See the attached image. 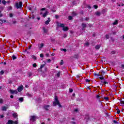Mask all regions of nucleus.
Returning <instances> with one entry per match:
<instances>
[{"mask_svg": "<svg viewBox=\"0 0 124 124\" xmlns=\"http://www.w3.org/2000/svg\"><path fill=\"white\" fill-rule=\"evenodd\" d=\"M58 106L59 108H62V106L61 105V103L59 100V98H58V96H55L54 98V101L53 102V106Z\"/></svg>", "mask_w": 124, "mask_h": 124, "instance_id": "obj_1", "label": "nucleus"}, {"mask_svg": "<svg viewBox=\"0 0 124 124\" xmlns=\"http://www.w3.org/2000/svg\"><path fill=\"white\" fill-rule=\"evenodd\" d=\"M16 6L17 9H19V8H21L22 6H23V2L22 1H20L18 3H16Z\"/></svg>", "mask_w": 124, "mask_h": 124, "instance_id": "obj_2", "label": "nucleus"}, {"mask_svg": "<svg viewBox=\"0 0 124 124\" xmlns=\"http://www.w3.org/2000/svg\"><path fill=\"white\" fill-rule=\"evenodd\" d=\"M9 93H11V94H18V91H17V90H11L10 89L9 90Z\"/></svg>", "mask_w": 124, "mask_h": 124, "instance_id": "obj_3", "label": "nucleus"}, {"mask_svg": "<svg viewBox=\"0 0 124 124\" xmlns=\"http://www.w3.org/2000/svg\"><path fill=\"white\" fill-rule=\"evenodd\" d=\"M30 121L31 122H35L36 121V116L35 115H32L30 116Z\"/></svg>", "mask_w": 124, "mask_h": 124, "instance_id": "obj_4", "label": "nucleus"}, {"mask_svg": "<svg viewBox=\"0 0 124 124\" xmlns=\"http://www.w3.org/2000/svg\"><path fill=\"white\" fill-rule=\"evenodd\" d=\"M23 90H24V87L23 86V85H20L17 88V91L18 93H21Z\"/></svg>", "mask_w": 124, "mask_h": 124, "instance_id": "obj_5", "label": "nucleus"}, {"mask_svg": "<svg viewBox=\"0 0 124 124\" xmlns=\"http://www.w3.org/2000/svg\"><path fill=\"white\" fill-rule=\"evenodd\" d=\"M81 26L82 27V31H85L86 28H87V24H86L85 23H82L81 24Z\"/></svg>", "mask_w": 124, "mask_h": 124, "instance_id": "obj_6", "label": "nucleus"}, {"mask_svg": "<svg viewBox=\"0 0 124 124\" xmlns=\"http://www.w3.org/2000/svg\"><path fill=\"white\" fill-rule=\"evenodd\" d=\"M49 107H50V105H46L44 107V108L46 111H49Z\"/></svg>", "mask_w": 124, "mask_h": 124, "instance_id": "obj_7", "label": "nucleus"}, {"mask_svg": "<svg viewBox=\"0 0 124 124\" xmlns=\"http://www.w3.org/2000/svg\"><path fill=\"white\" fill-rule=\"evenodd\" d=\"M100 73L102 75V76H103L105 75V74H106V73H107V71H104V70H101L100 71Z\"/></svg>", "mask_w": 124, "mask_h": 124, "instance_id": "obj_8", "label": "nucleus"}, {"mask_svg": "<svg viewBox=\"0 0 124 124\" xmlns=\"http://www.w3.org/2000/svg\"><path fill=\"white\" fill-rule=\"evenodd\" d=\"M42 29L44 33H47L48 32V29H46L45 27H43Z\"/></svg>", "mask_w": 124, "mask_h": 124, "instance_id": "obj_9", "label": "nucleus"}, {"mask_svg": "<svg viewBox=\"0 0 124 124\" xmlns=\"http://www.w3.org/2000/svg\"><path fill=\"white\" fill-rule=\"evenodd\" d=\"M48 20L45 22L46 25H49L50 21H51V18L50 17L47 18Z\"/></svg>", "mask_w": 124, "mask_h": 124, "instance_id": "obj_10", "label": "nucleus"}, {"mask_svg": "<svg viewBox=\"0 0 124 124\" xmlns=\"http://www.w3.org/2000/svg\"><path fill=\"white\" fill-rule=\"evenodd\" d=\"M101 46L100 45H97L95 46V49L96 50H99L100 49Z\"/></svg>", "mask_w": 124, "mask_h": 124, "instance_id": "obj_11", "label": "nucleus"}, {"mask_svg": "<svg viewBox=\"0 0 124 124\" xmlns=\"http://www.w3.org/2000/svg\"><path fill=\"white\" fill-rule=\"evenodd\" d=\"M47 15H48V11H46L45 13L43 15V17H44V18H45V17H46Z\"/></svg>", "mask_w": 124, "mask_h": 124, "instance_id": "obj_12", "label": "nucleus"}, {"mask_svg": "<svg viewBox=\"0 0 124 124\" xmlns=\"http://www.w3.org/2000/svg\"><path fill=\"white\" fill-rule=\"evenodd\" d=\"M119 23V20H115V21L112 23V25H113V26H115V25H118Z\"/></svg>", "mask_w": 124, "mask_h": 124, "instance_id": "obj_13", "label": "nucleus"}, {"mask_svg": "<svg viewBox=\"0 0 124 124\" xmlns=\"http://www.w3.org/2000/svg\"><path fill=\"white\" fill-rule=\"evenodd\" d=\"M6 124H13V120H9Z\"/></svg>", "mask_w": 124, "mask_h": 124, "instance_id": "obj_14", "label": "nucleus"}, {"mask_svg": "<svg viewBox=\"0 0 124 124\" xmlns=\"http://www.w3.org/2000/svg\"><path fill=\"white\" fill-rule=\"evenodd\" d=\"M63 31H68V30H69V29H68V27H63Z\"/></svg>", "mask_w": 124, "mask_h": 124, "instance_id": "obj_15", "label": "nucleus"}, {"mask_svg": "<svg viewBox=\"0 0 124 124\" xmlns=\"http://www.w3.org/2000/svg\"><path fill=\"white\" fill-rule=\"evenodd\" d=\"M44 46V44L41 43L40 46L39 47V49L40 50V49H42Z\"/></svg>", "mask_w": 124, "mask_h": 124, "instance_id": "obj_16", "label": "nucleus"}, {"mask_svg": "<svg viewBox=\"0 0 124 124\" xmlns=\"http://www.w3.org/2000/svg\"><path fill=\"white\" fill-rule=\"evenodd\" d=\"M18 116V115H17V113H14L13 114V117L15 118L16 119V118H17V116Z\"/></svg>", "mask_w": 124, "mask_h": 124, "instance_id": "obj_17", "label": "nucleus"}, {"mask_svg": "<svg viewBox=\"0 0 124 124\" xmlns=\"http://www.w3.org/2000/svg\"><path fill=\"white\" fill-rule=\"evenodd\" d=\"M20 102H24V98L23 97H20L18 99Z\"/></svg>", "mask_w": 124, "mask_h": 124, "instance_id": "obj_18", "label": "nucleus"}, {"mask_svg": "<svg viewBox=\"0 0 124 124\" xmlns=\"http://www.w3.org/2000/svg\"><path fill=\"white\" fill-rule=\"evenodd\" d=\"M72 16H73V17H75V16H77L78 14L76 13V12L73 11L72 13Z\"/></svg>", "mask_w": 124, "mask_h": 124, "instance_id": "obj_19", "label": "nucleus"}, {"mask_svg": "<svg viewBox=\"0 0 124 124\" xmlns=\"http://www.w3.org/2000/svg\"><path fill=\"white\" fill-rule=\"evenodd\" d=\"M61 72H61V71H59L58 72V73L57 74V77L58 78H60V76H61Z\"/></svg>", "mask_w": 124, "mask_h": 124, "instance_id": "obj_20", "label": "nucleus"}, {"mask_svg": "<svg viewBox=\"0 0 124 124\" xmlns=\"http://www.w3.org/2000/svg\"><path fill=\"white\" fill-rule=\"evenodd\" d=\"M0 21L1 22H0V24H2V23H6V20L4 19H0Z\"/></svg>", "mask_w": 124, "mask_h": 124, "instance_id": "obj_21", "label": "nucleus"}, {"mask_svg": "<svg viewBox=\"0 0 124 124\" xmlns=\"http://www.w3.org/2000/svg\"><path fill=\"white\" fill-rule=\"evenodd\" d=\"M7 108H6V107L3 106L2 107V111H6V109Z\"/></svg>", "mask_w": 124, "mask_h": 124, "instance_id": "obj_22", "label": "nucleus"}, {"mask_svg": "<svg viewBox=\"0 0 124 124\" xmlns=\"http://www.w3.org/2000/svg\"><path fill=\"white\" fill-rule=\"evenodd\" d=\"M100 12H98V11H97L96 13H95V15H96V16H100Z\"/></svg>", "mask_w": 124, "mask_h": 124, "instance_id": "obj_23", "label": "nucleus"}, {"mask_svg": "<svg viewBox=\"0 0 124 124\" xmlns=\"http://www.w3.org/2000/svg\"><path fill=\"white\" fill-rule=\"evenodd\" d=\"M45 66V64H41L40 66V68H39V69H42V68H43V67H44Z\"/></svg>", "mask_w": 124, "mask_h": 124, "instance_id": "obj_24", "label": "nucleus"}, {"mask_svg": "<svg viewBox=\"0 0 124 124\" xmlns=\"http://www.w3.org/2000/svg\"><path fill=\"white\" fill-rule=\"evenodd\" d=\"M68 20H70V21H71V20L73 19V17H72V16H68Z\"/></svg>", "mask_w": 124, "mask_h": 124, "instance_id": "obj_25", "label": "nucleus"}, {"mask_svg": "<svg viewBox=\"0 0 124 124\" xmlns=\"http://www.w3.org/2000/svg\"><path fill=\"white\" fill-rule=\"evenodd\" d=\"M28 75L29 76V77H31V76L32 75V73H31V72H29L28 73Z\"/></svg>", "mask_w": 124, "mask_h": 124, "instance_id": "obj_26", "label": "nucleus"}, {"mask_svg": "<svg viewBox=\"0 0 124 124\" xmlns=\"http://www.w3.org/2000/svg\"><path fill=\"white\" fill-rule=\"evenodd\" d=\"M60 27L61 28H64V24L63 23H60Z\"/></svg>", "mask_w": 124, "mask_h": 124, "instance_id": "obj_27", "label": "nucleus"}, {"mask_svg": "<svg viewBox=\"0 0 124 124\" xmlns=\"http://www.w3.org/2000/svg\"><path fill=\"white\" fill-rule=\"evenodd\" d=\"M12 59H13V60H16V59H17V57H16V56H15V55H13V56H12Z\"/></svg>", "mask_w": 124, "mask_h": 124, "instance_id": "obj_28", "label": "nucleus"}, {"mask_svg": "<svg viewBox=\"0 0 124 124\" xmlns=\"http://www.w3.org/2000/svg\"><path fill=\"white\" fill-rule=\"evenodd\" d=\"M115 54H116V51L113 50V51H112L111 52V55H115Z\"/></svg>", "mask_w": 124, "mask_h": 124, "instance_id": "obj_29", "label": "nucleus"}, {"mask_svg": "<svg viewBox=\"0 0 124 124\" xmlns=\"http://www.w3.org/2000/svg\"><path fill=\"white\" fill-rule=\"evenodd\" d=\"M99 79H100V80H104V77L102 76V77H99Z\"/></svg>", "mask_w": 124, "mask_h": 124, "instance_id": "obj_30", "label": "nucleus"}, {"mask_svg": "<svg viewBox=\"0 0 124 124\" xmlns=\"http://www.w3.org/2000/svg\"><path fill=\"white\" fill-rule=\"evenodd\" d=\"M104 81H103V84H104L105 85H106V84H108V82H107V81H106V79H104Z\"/></svg>", "mask_w": 124, "mask_h": 124, "instance_id": "obj_31", "label": "nucleus"}, {"mask_svg": "<svg viewBox=\"0 0 124 124\" xmlns=\"http://www.w3.org/2000/svg\"><path fill=\"white\" fill-rule=\"evenodd\" d=\"M85 82H86V83H90V82H91V80H90L89 79H86Z\"/></svg>", "mask_w": 124, "mask_h": 124, "instance_id": "obj_32", "label": "nucleus"}, {"mask_svg": "<svg viewBox=\"0 0 124 124\" xmlns=\"http://www.w3.org/2000/svg\"><path fill=\"white\" fill-rule=\"evenodd\" d=\"M4 73V72L3 70H1L0 72V75H3Z\"/></svg>", "mask_w": 124, "mask_h": 124, "instance_id": "obj_33", "label": "nucleus"}, {"mask_svg": "<svg viewBox=\"0 0 124 124\" xmlns=\"http://www.w3.org/2000/svg\"><path fill=\"white\" fill-rule=\"evenodd\" d=\"M93 7L95 9H97V8H98V6L96 5H93Z\"/></svg>", "mask_w": 124, "mask_h": 124, "instance_id": "obj_34", "label": "nucleus"}, {"mask_svg": "<svg viewBox=\"0 0 124 124\" xmlns=\"http://www.w3.org/2000/svg\"><path fill=\"white\" fill-rule=\"evenodd\" d=\"M120 103L121 104H124V101L123 99H120Z\"/></svg>", "mask_w": 124, "mask_h": 124, "instance_id": "obj_35", "label": "nucleus"}, {"mask_svg": "<svg viewBox=\"0 0 124 124\" xmlns=\"http://www.w3.org/2000/svg\"><path fill=\"white\" fill-rule=\"evenodd\" d=\"M74 58L75 59H78V55L75 54V55L74 56Z\"/></svg>", "mask_w": 124, "mask_h": 124, "instance_id": "obj_36", "label": "nucleus"}, {"mask_svg": "<svg viewBox=\"0 0 124 124\" xmlns=\"http://www.w3.org/2000/svg\"><path fill=\"white\" fill-rule=\"evenodd\" d=\"M104 98L105 99V100H106V101L109 100V97H105Z\"/></svg>", "mask_w": 124, "mask_h": 124, "instance_id": "obj_37", "label": "nucleus"}, {"mask_svg": "<svg viewBox=\"0 0 124 124\" xmlns=\"http://www.w3.org/2000/svg\"><path fill=\"white\" fill-rule=\"evenodd\" d=\"M31 58H33L34 60H36V57L34 55H32Z\"/></svg>", "mask_w": 124, "mask_h": 124, "instance_id": "obj_38", "label": "nucleus"}, {"mask_svg": "<svg viewBox=\"0 0 124 124\" xmlns=\"http://www.w3.org/2000/svg\"><path fill=\"white\" fill-rule=\"evenodd\" d=\"M109 35L108 34L106 35V39H109Z\"/></svg>", "mask_w": 124, "mask_h": 124, "instance_id": "obj_39", "label": "nucleus"}, {"mask_svg": "<svg viewBox=\"0 0 124 124\" xmlns=\"http://www.w3.org/2000/svg\"><path fill=\"white\" fill-rule=\"evenodd\" d=\"M61 51H63V52H66V51H67L66 49H65V48H63V49L61 48Z\"/></svg>", "mask_w": 124, "mask_h": 124, "instance_id": "obj_40", "label": "nucleus"}, {"mask_svg": "<svg viewBox=\"0 0 124 124\" xmlns=\"http://www.w3.org/2000/svg\"><path fill=\"white\" fill-rule=\"evenodd\" d=\"M62 64H63V60H62L61 61L60 65H62Z\"/></svg>", "mask_w": 124, "mask_h": 124, "instance_id": "obj_41", "label": "nucleus"}, {"mask_svg": "<svg viewBox=\"0 0 124 124\" xmlns=\"http://www.w3.org/2000/svg\"><path fill=\"white\" fill-rule=\"evenodd\" d=\"M2 3H3V4H6V1H5V0H3L2 1Z\"/></svg>", "mask_w": 124, "mask_h": 124, "instance_id": "obj_42", "label": "nucleus"}, {"mask_svg": "<svg viewBox=\"0 0 124 124\" xmlns=\"http://www.w3.org/2000/svg\"><path fill=\"white\" fill-rule=\"evenodd\" d=\"M0 103H3V100L0 98Z\"/></svg>", "mask_w": 124, "mask_h": 124, "instance_id": "obj_43", "label": "nucleus"}, {"mask_svg": "<svg viewBox=\"0 0 124 124\" xmlns=\"http://www.w3.org/2000/svg\"><path fill=\"white\" fill-rule=\"evenodd\" d=\"M113 123H114V124H118V121L114 120H113Z\"/></svg>", "mask_w": 124, "mask_h": 124, "instance_id": "obj_44", "label": "nucleus"}, {"mask_svg": "<svg viewBox=\"0 0 124 124\" xmlns=\"http://www.w3.org/2000/svg\"><path fill=\"white\" fill-rule=\"evenodd\" d=\"M121 113V110L117 109V114H120Z\"/></svg>", "mask_w": 124, "mask_h": 124, "instance_id": "obj_45", "label": "nucleus"}, {"mask_svg": "<svg viewBox=\"0 0 124 124\" xmlns=\"http://www.w3.org/2000/svg\"><path fill=\"white\" fill-rule=\"evenodd\" d=\"M40 58H44V55H43V54L41 53L40 54Z\"/></svg>", "mask_w": 124, "mask_h": 124, "instance_id": "obj_46", "label": "nucleus"}, {"mask_svg": "<svg viewBox=\"0 0 124 124\" xmlns=\"http://www.w3.org/2000/svg\"><path fill=\"white\" fill-rule=\"evenodd\" d=\"M36 66H37L36 63H34L33 64V67H36Z\"/></svg>", "mask_w": 124, "mask_h": 124, "instance_id": "obj_47", "label": "nucleus"}, {"mask_svg": "<svg viewBox=\"0 0 124 124\" xmlns=\"http://www.w3.org/2000/svg\"><path fill=\"white\" fill-rule=\"evenodd\" d=\"M41 10L42 11H44V10H46V8H42Z\"/></svg>", "mask_w": 124, "mask_h": 124, "instance_id": "obj_48", "label": "nucleus"}, {"mask_svg": "<svg viewBox=\"0 0 124 124\" xmlns=\"http://www.w3.org/2000/svg\"><path fill=\"white\" fill-rule=\"evenodd\" d=\"M72 92H73V89H69V93H72Z\"/></svg>", "mask_w": 124, "mask_h": 124, "instance_id": "obj_49", "label": "nucleus"}, {"mask_svg": "<svg viewBox=\"0 0 124 124\" xmlns=\"http://www.w3.org/2000/svg\"><path fill=\"white\" fill-rule=\"evenodd\" d=\"M94 75H95V76H97L98 77H99V76H101V75L98 74H95Z\"/></svg>", "mask_w": 124, "mask_h": 124, "instance_id": "obj_50", "label": "nucleus"}, {"mask_svg": "<svg viewBox=\"0 0 124 124\" xmlns=\"http://www.w3.org/2000/svg\"><path fill=\"white\" fill-rule=\"evenodd\" d=\"M13 124H18V122H17V121H13Z\"/></svg>", "mask_w": 124, "mask_h": 124, "instance_id": "obj_51", "label": "nucleus"}, {"mask_svg": "<svg viewBox=\"0 0 124 124\" xmlns=\"http://www.w3.org/2000/svg\"><path fill=\"white\" fill-rule=\"evenodd\" d=\"M4 116H3V115H0V118L2 119V118H4Z\"/></svg>", "mask_w": 124, "mask_h": 124, "instance_id": "obj_52", "label": "nucleus"}, {"mask_svg": "<svg viewBox=\"0 0 124 124\" xmlns=\"http://www.w3.org/2000/svg\"><path fill=\"white\" fill-rule=\"evenodd\" d=\"M121 67H122V68L123 69H124V64H122L121 65Z\"/></svg>", "mask_w": 124, "mask_h": 124, "instance_id": "obj_53", "label": "nucleus"}, {"mask_svg": "<svg viewBox=\"0 0 124 124\" xmlns=\"http://www.w3.org/2000/svg\"><path fill=\"white\" fill-rule=\"evenodd\" d=\"M85 45H87V46H89L90 45V43L89 42H87L85 43Z\"/></svg>", "mask_w": 124, "mask_h": 124, "instance_id": "obj_54", "label": "nucleus"}, {"mask_svg": "<svg viewBox=\"0 0 124 124\" xmlns=\"http://www.w3.org/2000/svg\"><path fill=\"white\" fill-rule=\"evenodd\" d=\"M71 124H76V122H74V121H72V122H71Z\"/></svg>", "mask_w": 124, "mask_h": 124, "instance_id": "obj_55", "label": "nucleus"}, {"mask_svg": "<svg viewBox=\"0 0 124 124\" xmlns=\"http://www.w3.org/2000/svg\"><path fill=\"white\" fill-rule=\"evenodd\" d=\"M27 96H31V94H30V93H28L27 94Z\"/></svg>", "mask_w": 124, "mask_h": 124, "instance_id": "obj_56", "label": "nucleus"}, {"mask_svg": "<svg viewBox=\"0 0 124 124\" xmlns=\"http://www.w3.org/2000/svg\"><path fill=\"white\" fill-rule=\"evenodd\" d=\"M55 18H56V19H59V16L55 15Z\"/></svg>", "mask_w": 124, "mask_h": 124, "instance_id": "obj_57", "label": "nucleus"}, {"mask_svg": "<svg viewBox=\"0 0 124 124\" xmlns=\"http://www.w3.org/2000/svg\"><path fill=\"white\" fill-rule=\"evenodd\" d=\"M89 17H86V18H85V21H89Z\"/></svg>", "mask_w": 124, "mask_h": 124, "instance_id": "obj_58", "label": "nucleus"}, {"mask_svg": "<svg viewBox=\"0 0 124 124\" xmlns=\"http://www.w3.org/2000/svg\"><path fill=\"white\" fill-rule=\"evenodd\" d=\"M96 97V98H100V96H99V95H97Z\"/></svg>", "mask_w": 124, "mask_h": 124, "instance_id": "obj_59", "label": "nucleus"}, {"mask_svg": "<svg viewBox=\"0 0 124 124\" xmlns=\"http://www.w3.org/2000/svg\"><path fill=\"white\" fill-rule=\"evenodd\" d=\"M17 23V21L16 20H15L13 22V24H16Z\"/></svg>", "mask_w": 124, "mask_h": 124, "instance_id": "obj_60", "label": "nucleus"}, {"mask_svg": "<svg viewBox=\"0 0 124 124\" xmlns=\"http://www.w3.org/2000/svg\"><path fill=\"white\" fill-rule=\"evenodd\" d=\"M28 9L29 10H31V7H28Z\"/></svg>", "mask_w": 124, "mask_h": 124, "instance_id": "obj_61", "label": "nucleus"}, {"mask_svg": "<svg viewBox=\"0 0 124 124\" xmlns=\"http://www.w3.org/2000/svg\"><path fill=\"white\" fill-rule=\"evenodd\" d=\"M124 4H120L119 6H124Z\"/></svg>", "mask_w": 124, "mask_h": 124, "instance_id": "obj_62", "label": "nucleus"}, {"mask_svg": "<svg viewBox=\"0 0 124 124\" xmlns=\"http://www.w3.org/2000/svg\"><path fill=\"white\" fill-rule=\"evenodd\" d=\"M47 62H51V59H48L47 60Z\"/></svg>", "mask_w": 124, "mask_h": 124, "instance_id": "obj_63", "label": "nucleus"}, {"mask_svg": "<svg viewBox=\"0 0 124 124\" xmlns=\"http://www.w3.org/2000/svg\"><path fill=\"white\" fill-rule=\"evenodd\" d=\"M34 18H35L34 15H33L32 16V19H34Z\"/></svg>", "mask_w": 124, "mask_h": 124, "instance_id": "obj_64", "label": "nucleus"}]
</instances>
